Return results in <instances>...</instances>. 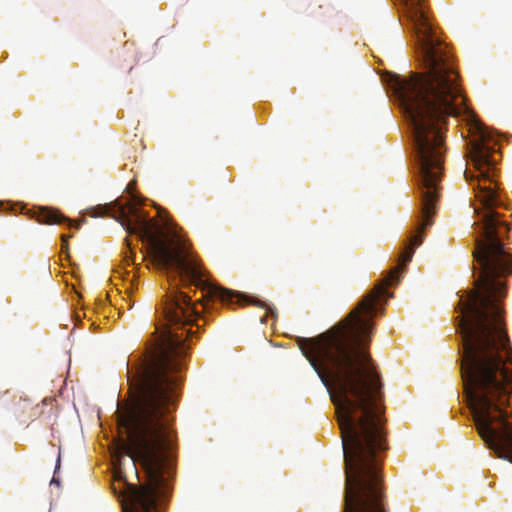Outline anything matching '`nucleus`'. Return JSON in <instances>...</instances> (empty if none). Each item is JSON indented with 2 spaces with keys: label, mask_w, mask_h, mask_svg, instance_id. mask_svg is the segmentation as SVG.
Masks as SVG:
<instances>
[{
  "label": "nucleus",
  "mask_w": 512,
  "mask_h": 512,
  "mask_svg": "<svg viewBox=\"0 0 512 512\" xmlns=\"http://www.w3.org/2000/svg\"><path fill=\"white\" fill-rule=\"evenodd\" d=\"M116 217L130 234L135 233L147 243L153 263L164 270H173L196 285L203 283V273L196 260L186 251L180 239L170 235L152 219H147L135 206L119 207Z\"/></svg>",
  "instance_id": "nucleus-3"
},
{
  "label": "nucleus",
  "mask_w": 512,
  "mask_h": 512,
  "mask_svg": "<svg viewBox=\"0 0 512 512\" xmlns=\"http://www.w3.org/2000/svg\"><path fill=\"white\" fill-rule=\"evenodd\" d=\"M422 242V236L416 235L410 242V247L407 248L400 256L399 266H404L412 259L414 249Z\"/></svg>",
  "instance_id": "nucleus-6"
},
{
  "label": "nucleus",
  "mask_w": 512,
  "mask_h": 512,
  "mask_svg": "<svg viewBox=\"0 0 512 512\" xmlns=\"http://www.w3.org/2000/svg\"><path fill=\"white\" fill-rule=\"evenodd\" d=\"M184 350L173 333H157L148 363L142 368L139 394L130 406L118 410L119 439L113 454L115 477L121 479L124 457L134 467H144L148 483L128 485L122 496L123 512H150L164 493L165 474L172 466L171 437L164 416L170 411L176 380L168 375L176 370L172 361Z\"/></svg>",
  "instance_id": "nucleus-2"
},
{
  "label": "nucleus",
  "mask_w": 512,
  "mask_h": 512,
  "mask_svg": "<svg viewBox=\"0 0 512 512\" xmlns=\"http://www.w3.org/2000/svg\"><path fill=\"white\" fill-rule=\"evenodd\" d=\"M475 284L459 308L464 392L480 437L512 463V422L502 409L512 391V350L496 303L504 284L498 277H478Z\"/></svg>",
  "instance_id": "nucleus-1"
},
{
  "label": "nucleus",
  "mask_w": 512,
  "mask_h": 512,
  "mask_svg": "<svg viewBox=\"0 0 512 512\" xmlns=\"http://www.w3.org/2000/svg\"><path fill=\"white\" fill-rule=\"evenodd\" d=\"M66 237L65 236H62V249L66 246Z\"/></svg>",
  "instance_id": "nucleus-8"
},
{
  "label": "nucleus",
  "mask_w": 512,
  "mask_h": 512,
  "mask_svg": "<svg viewBox=\"0 0 512 512\" xmlns=\"http://www.w3.org/2000/svg\"><path fill=\"white\" fill-rule=\"evenodd\" d=\"M37 219L41 223L45 224H55L60 221V216L55 210L49 208H41Z\"/></svg>",
  "instance_id": "nucleus-5"
},
{
  "label": "nucleus",
  "mask_w": 512,
  "mask_h": 512,
  "mask_svg": "<svg viewBox=\"0 0 512 512\" xmlns=\"http://www.w3.org/2000/svg\"><path fill=\"white\" fill-rule=\"evenodd\" d=\"M165 315L170 323H190L194 309L190 306L189 298L183 293L174 296L165 308Z\"/></svg>",
  "instance_id": "nucleus-4"
},
{
  "label": "nucleus",
  "mask_w": 512,
  "mask_h": 512,
  "mask_svg": "<svg viewBox=\"0 0 512 512\" xmlns=\"http://www.w3.org/2000/svg\"><path fill=\"white\" fill-rule=\"evenodd\" d=\"M211 293L215 296L220 297L223 300H228L234 296V292L219 287H213Z\"/></svg>",
  "instance_id": "nucleus-7"
}]
</instances>
